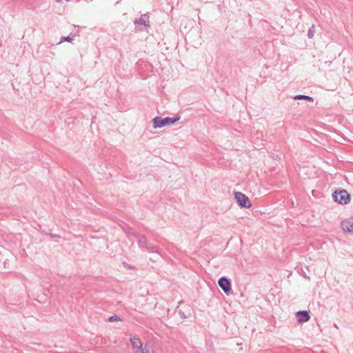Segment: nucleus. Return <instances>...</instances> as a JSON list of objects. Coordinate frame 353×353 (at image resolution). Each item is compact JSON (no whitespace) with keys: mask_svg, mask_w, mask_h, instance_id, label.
Wrapping results in <instances>:
<instances>
[{"mask_svg":"<svg viewBox=\"0 0 353 353\" xmlns=\"http://www.w3.org/2000/svg\"><path fill=\"white\" fill-rule=\"evenodd\" d=\"M180 119V116L176 115L174 117H156L152 119L153 128H160L174 123Z\"/></svg>","mask_w":353,"mask_h":353,"instance_id":"nucleus-1","label":"nucleus"},{"mask_svg":"<svg viewBox=\"0 0 353 353\" xmlns=\"http://www.w3.org/2000/svg\"><path fill=\"white\" fill-rule=\"evenodd\" d=\"M57 1H61L62 0H57Z\"/></svg>","mask_w":353,"mask_h":353,"instance_id":"nucleus-18","label":"nucleus"},{"mask_svg":"<svg viewBox=\"0 0 353 353\" xmlns=\"http://www.w3.org/2000/svg\"><path fill=\"white\" fill-rule=\"evenodd\" d=\"M130 341L135 353H137L143 346L141 340L137 337L133 336L130 337Z\"/></svg>","mask_w":353,"mask_h":353,"instance_id":"nucleus-7","label":"nucleus"},{"mask_svg":"<svg viewBox=\"0 0 353 353\" xmlns=\"http://www.w3.org/2000/svg\"><path fill=\"white\" fill-rule=\"evenodd\" d=\"M139 352L141 353H154L153 348L149 343H145Z\"/></svg>","mask_w":353,"mask_h":353,"instance_id":"nucleus-10","label":"nucleus"},{"mask_svg":"<svg viewBox=\"0 0 353 353\" xmlns=\"http://www.w3.org/2000/svg\"><path fill=\"white\" fill-rule=\"evenodd\" d=\"M314 32H315V27L314 26H312V27H310L308 30V32H307V36L309 38H312L314 35Z\"/></svg>","mask_w":353,"mask_h":353,"instance_id":"nucleus-13","label":"nucleus"},{"mask_svg":"<svg viewBox=\"0 0 353 353\" xmlns=\"http://www.w3.org/2000/svg\"><path fill=\"white\" fill-rule=\"evenodd\" d=\"M146 250L151 253H160L159 248L156 246H148Z\"/></svg>","mask_w":353,"mask_h":353,"instance_id":"nucleus-12","label":"nucleus"},{"mask_svg":"<svg viewBox=\"0 0 353 353\" xmlns=\"http://www.w3.org/2000/svg\"><path fill=\"white\" fill-rule=\"evenodd\" d=\"M296 316L299 323L307 322L310 319L309 312L307 310H301L296 312Z\"/></svg>","mask_w":353,"mask_h":353,"instance_id":"nucleus-6","label":"nucleus"},{"mask_svg":"<svg viewBox=\"0 0 353 353\" xmlns=\"http://www.w3.org/2000/svg\"><path fill=\"white\" fill-rule=\"evenodd\" d=\"M234 198L241 207L249 208L251 206V203H250L248 197L245 194H243L242 192H235Z\"/></svg>","mask_w":353,"mask_h":353,"instance_id":"nucleus-4","label":"nucleus"},{"mask_svg":"<svg viewBox=\"0 0 353 353\" xmlns=\"http://www.w3.org/2000/svg\"><path fill=\"white\" fill-rule=\"evenodd\" d=\"M179 314H180V316H181L182 319H186L187 318V316H185V313L182 310H179Z\"/></svg>","mask_w":353,"mask_h":353,"instance_id":"nucleus-16","label":"nucleus"},{"mask_svg":"<svg viewBox=\"0 0 353 353\" xmlns=\"http://www.w3.org/2000/svg\"><path fill=\"white\" fill-rule=\"evenodd\" d=\"M219 286L228 295L232 294L231 281L225 276L221 277L218 281Z\"/></svg>","mask_w":353,"mask_h":353,"instance_id":"nucleus-3","label":"nucleus"},{"mask_svg":"<svg viewBox=\"0 0 353 353\" xmlns=\"http://www.w3.org/2000/svg\"><path fill=\"white\" fill-rule=\"evenodd\" d=\"M341 228L344 232H353V220L351 219L343 221L341 222Z\"/></svg>","mask_w":353,"mask_h":353,"instance_id":"nucleus-8","label":"nucleus"},{"mask_svg":"<svg viewBox=\"0 0 353 353\" xmlns=\"http://www.w3.org/2000/svg\"><path fill=\"white\" fill-rule=\"evenodd\" d=\"M108 321L110 322H114V321H121V319L117 314H114V315L109 317Z\"/></svg>","mask_w":353,"mask_h":353,"instance_id":"nucleus-14","label":"nucleus"},{"mask_svg":"<svg viewBox=\"0 0 353 353\" xmlns=\"http://www.w3.org/2000/svg\"><path fill=\"white\" fill-rule=\"evenodd\" d=\"M333 199L340 204H347L350 200V195L345 190H336L332 194Z\"/></svg>","mask_w":353,"mask_h":353,"instance_id":"nucleus-2","label":"nucleus"},{"mask_svg":"<svg viewBox=\"0 0 353 353\" xmlns=\"http://www.w3.org/2000/svg\"><path fill=\"white\" fill-rule=\"evenodd\" d=\"M50 236L51 237H59V235H57V234H52V233H50Z\"/></svg>","mask_w":353,"mask_h":353,"instance_id":"nucleus-17","label":"nucleus"},{"mask_svg":"<svg viewBox=\"0 0 353 353\" xmlns=\"http://www.w3.org/2000/svg\"><path fill=\"white\" fill-rule=\"evenodd\" d=\"M149 16L147 14H142L138 19H135L134 23L138 25H143L149 26Z\"/></svg>","mask_w":353,"mask_h":353,"instance_id":"nucleus-9","label":"nucleus"},{"mask_svg":"<svg viewBox=\"0 0 353 353\" xmlns=\"http://www.w3.org/2000/svg\"><path fill=\"white\" fill-rule=\"evenodd\" d=\"M295 100H306L307 101L313 102L314 99L312 97L303 94H298L294 97Z\"/></svg>","mask_w":353,"mask_h":353,"instance_id":"nucleus-11","label":"nucleus"},{"mask_svg":"<svg viewBox=\"0 0 353 353\" xmlns=\"http://www.w3.org/2000/svg\"><path fill=\"white\" fill-rule=\"evenodd\" d=\"M131 234L134 236L135 237H137L138 245H139V247L140 248H141V249L142 248H145V249L147 248V247H148V242H147V239H146L145 236L141 235V234H137V233H134V232H132Z\"/></svg>","mask_w":353,"mask_h":353,"instance_id":"nucleus-5","label":"nucleus"},{"mask_svg":"<svg viewBox=\"0 0 353 353\" xmlns=\"http://www.w3.org/2000/svg\"><path fill=\"white\" fill-rule=\"evenodd\" d=\"M72 41V38H71L70 37H62L60 39V42L59 43H61L63 41H67V42H71Z\"/></svg>","mask_w":353,"mask_h":353,"instance_id":"nucleus-15","label":"nucleus"}]
</instances>
